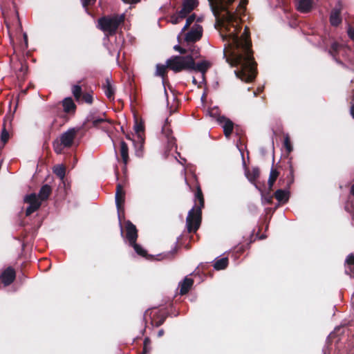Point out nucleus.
I'll return each mask as SVG.
<instances>
[{"label":"nucleus","instance_id":"1","mask_svg":"<svg viewBox=\"0 0 354 354\" xmlns=\"http://www.w3.org/2000/svg\"><path fill=\"white\" fill-rule=\"evenodd\" d=\"M217 24L224 28L221 35L223 40L228 41L229 55L224 51L226 62L231 66H240L235 71L236 76L242 81L252 82L257 74V64L252 49L250 29L245 26L241 37V30L239 12L244 11L248 0H208Z\"/></svg>","mask_w":354,"mask_h":354},{"label":"nucleus","instance_id":"2","mask_svg":"<svg viewBox=\"0 0 354 354\" xmlns=\"http://www.w3.org/2000/svg\"><path fill=\"white\" fill-rule=\"evenodd\" d=\"M50 110L55 117L52 125L59 122V125L62 127L75 115L77 105L71 97H67L59 103L52 106Z\"/></svg>","mask_w":354,"mask_h":354},{"label":"nucleus","instance_id":"3","mask_svg":"<svg viewBox=\"0 0 354 354\" xmlns=\"http://www.w3.org/2000/svg\"><path fill=\"white\" fill-rule=\"evenodd\" d=\"M125 16L114 15L113 16H104L98 19L97 27L102 30L107 37L116 34L118 27L124 23Z\"/></svg>","mask_w":354,"mask_h":354},{"label":"nucleus","instance_id":"4","mask_svg":"<svg viewBox=\"0 0 354 354\" xmlns=\"http://www.w3.org/2000/svg\"><path fill=\"white\" fill-rule=\"evenodd\" d=\"M166 64L169 69L175 73L190 71L194 65V58L192 55H174L168 59Z\"/></svg>","mask_w":354,"mask_h":354},{"label":"nucleus","instance_id":"5","mask_svg":"<svg viewBox=\"0 0 354 354\" xmlns=\"http://www.w3.org/2000/svg\"><path fill=\"white\" fill-rule=\"evenodd\" d=\"M202 221V211L192 208L187 214L186 226L189 233H195L201 226Z\"/></svg>","mask_w":354,"mask_h":354},{"label":"nucleus","instance_id":"6","mask_svg":"<svg viewBox=\"0 0 354 354\" xmlns=\"http://www.w3.org/2000/svg\"><path fill=\"white\" fill-rule=\"evenodd\" d=\"M125 200V192L123 189V187L121 184H118L116 186V192H115V203L118 209V218L120 223L121 227V235L123 236L124 231L123 227L121 225V221L122 219H124V203Z\"/></svg>","mask_w":354,"mask_h":354},{"label":"nucleus","instance_id":"7","mask_svg":"<svg viewBox=\"0 0 354 354\" xmlns=\"http://www.w3.org/2000/svg\"><path fill=\"white\" fill-rule=\"evenodd\" d=\"M125 239L129 243H134L138 237L136 226L129 220L124 222Z\"/></svg>","mask_w":354,"mask_h":354},{"label":"nucleus","instance_id":"8","mask_svg":"<svg viewBox=\"0 0 354 354\" xmlns=\"http://www.w3.org/2000/svg\"><path fill=\"white\" fill-rule=\"evenodd\" d=\"M24 201L29 204V206L26 210V216H30L33 212L37 211L41 205V201L38 199L35 194H30L26 196Z\"/></svg>","mask_w":354,"mask_h":354},{"label":"nucleus","instance_id":"9","mask_svg":"<svg viewBox=\"0 0 354 354\" xmlns=\"http://www.w3.org/2000/svg\"><path fill=\"white\" fill-rule=\"evenodd\" d=\"M217 122L223 128L225 136L229 138L234 128V122L230 118L224 115H219L217 118Z\"/></svg>","mask_w":354,"mask_h":354},{"label":"nucleus","instance_id":"10","mask_svg":"<svg viewBox=\"0 0 354 354\" xmlns=\"http://www.w3.org/2000/svg\"><path fill=\"white\" fill-rule=\"evenodd\" d=\"M342 10V3L340 1H339L337 4L335 5V7L332 9L329 21L331 24V26L334 27H337L339 24H342V19L341 17V13Z\"/></svg>","mask_w":354,"mask_h":354},{"label":"nucleus","instance_id":"11","mask_svg":"<svg viewBox=\"0 0 354 354\" xmlns=\"http://www.w3.org/2000/svg\"><path fill=\"white\" fill-rule=\"evenodd\" d=\"M195 180L196 182V192L194 194V201H195V205L192 207L196 209H201L202 211V209L205 207V200L203 194L201 187V185L198 182V180L196 179V176H194Z\"/></svg>","mask_w":354,"mask_h":354},{"label":"nucleus","instance_id":"12","mask_svg":"<svg viewBox=\"0 0 354 354\" xmlns=\"http://www.w3.org/2000/svg\"><path fill=\"white\" fill-rule=\"evenodd\" d=\"M77 133V130L72 128L61 135L59 140L64 144V147L69 148L72 146Z\"/></svg>","mask_w":354,"mask_h":354},{"label":"nucleus","instance_id":"13","mask_svg":"<svg viewBox=\"0 0 354 354\" xmlns=\"http://www.w3.org/2000/svg\"><path fill=\"white\" fill-rule=\"evenodd\" d=\"M15 277L16 272L15 269L12 267H8L6 269H5L0 276L1 282L5 286L10 285L15 281Z\"/></svg>","mask_w":354,"mask_h":354},{"label":"nucleus","instance_id":"14","mask_svg":"<svg viewBox=\"0 0 354 354\" xmlns=\"http://www.w3.org/2000/svg\"><path fill=\"white\" fill-rule=\"evenodd\" d=\"M202 34V27L198 26L196 28H192L185 35V41L187 43L196 42L201 39Z\"/></svg>","mask_w":354,"mask_h":354},{"label":"nucleus","instance_id":"15","mask_svg":"<svg viewBox=\"0 0 354 354\" xmlns=\"http://www.w3.org/2000/svg\"><path fill=\"white\" fill-rule=\"evenodd\" d=\"M197 5L198 1L196 0H185L183 3L182 8L179 10L180 17H187Z\"/></svg>","mask_w":354,"mask_h":354},{"label":"nucleus","instance_id":"16","mask_svg":"<svg viewBox=\"0 0 354 354\" xmlns=\"http://www.w3.org/2000/svg\"><path fill=\"white\" fill-rule=\"evenodd\" d=\"M168 315L167 312L159 310L153 315L151 324L156 327L161 326L166 320Z\"/></svg>","mask_w":354,"mask_h":354},{"label":"nucleus","instance_id":"17","mask_svg":"<svg viewBox=\"0 0 354 354\" xmlns=\"http://www.w3.org/2000/svg\"><path fill=\"white\" fill-rule=\"evenodd\" d=\"M342 46L337 41H334L331 44L330 48L328 50V54L333 58V59L338 64H342V61L338 57V55Z\"/></svg>","mask_w":354,"mask_h":354},{"label":"nucleus","instance_id":"18","mask_svg":"<svg viewBox=\"0 0 354 354\" xmlns=\"http://www.w3.org/2000/svg\"><path fill=\"white\" fill-rule=\"evenodd\" d=\"M313 3V0H298L297 9L301 13H308L312 10Z\"/></svg>","mask_w":354,"mask_h":354},{"label":"nucleus","instance_id":"19","mask_svg":"<svg viewBox=\"0 0 354 354\" xmlns=\"http://www.w3.org/2000/svg\"><path fill=\"white\" fill-rule=\"evenodd\" d=\"M245 174L250 183L255 184V181L260 176V169L258 167H253L252 170H250L249 168L245 166Z\"/></svg>","mask_w":354,"mask_h":354},{"label":"nucleus","instance_id":"20","mask_svg":"<svg viewBox=\"0 0 354 354\" xmlns=\"http://www.w3.org/2000/svg\"><path fill=\"white\" fill-rule=\"evenodd\" d=\"M120 155L121 157V160L124 164V167H126L129 162V156L128 145L124 140L120 142Z\"/></svg>","mask_w":354,"mask_h":354},{"label":"nucleus","instance_id":"21","mask_svg":"<svg viewBox=\"0 0 354 354\" xmlns=\"http://www.w3.org/2000/svg\"><path fill=\"white\" fill-rule=\"evenodd\" d=\"M274 196L279 202L286 203L288 201L290 197L289 189L286 186V189H277L274 192Z\"/></svg>","mask_w":354,"mask_h":354},{"label":"nucleus","instance_id":"22","mask_svg":"<svg viewBox=\"0 0 354 354\" xmlns=\"http://www.w3.org/2000/svg\"><path fill=\"white\" fill-rule=\"evenodd\" d=\"M162 133L167 140L168 147L170 148L174 147L176 145V138L172 136V130L169 126L165 124L162 127Z\"/></svg>","mask_w":354,"mask_h":354},{"label":"nucleus","instance_id":"23","mask_svg":"<svg viewBox=\"0 0 354 354\" xmlns=\"http://www.w3.org/2000/svg\"><path fill=\"white\" fill-rule=\"evenodd\" d=\"M194 284V280L192 278L186 277L183 281L179 283L180 294L181 295L188 293Z\"/></svg>","mask_w":354,"mask_h":354},{"label":"nucleus","instance_id":"24","mask_svg":"<svg viewBox=\"0 0 354 354\" xmlns=\"http://www.w3.org/2000/svg\"><path fill=\"white\" fill-rule=\"evenodd\" d=\"M133 144L136 149V156L138 158L142 157L144 154L145 137L139 136L136 140H133Z\"/></svg>","mask_w":354,"mask_h":354},{"label":"nucleus","instance_id":"25","mask_svg":"<svg viewBox=\"0 0 354 354\" xmlns=\"http://www.w3.org/2000/svg\"><path fill=\"white\" fill-rule=\"evenodd\" d=\"M52 193V188L50 185L46 184L44 185L39 189L38 195L37 196L38 199L41 201H46L48 198L49 196Z\"/></svg>","mask_w":354,"mask_h":354},{"label":"nucleus","instance_id":"26","mask_svg":"<svg viewBox=\"0 0 354 354\" xmlns=\"http://www.w3.org/2000/svg\"><path fill=\"white\" fill-rule=\"evenodd\" d=\"M102 88L107 98H109V100L114 99L115 90L112 86L109 77L106 78L105 83L103 84Z\"/></svg>","mask_w":354,"mask_h":354},{"label":"nucleus","instance_id":"27","mask_svg":"<svg viewBox=\"0 0 354 354\" xmlns=\"http://www.w3.org/2000/svg\"><path fill=\"white\" fill-rule=\"evenodd\" d=\"M210 67V64L207 61H202L196 64L194 62V65L193 66V68H190V71H195L198 72H201L203 74H205L207 71Z\"/></svg>","mask_w":354,"mask_h":354},{"label":"nucleus","instance_id":"28","mask_svg":"<svg viewBox=\"0 0 354 354\" xmlns=\"http://www.w3.org/2000/svg\"><path fill=\"white\" fill-rule=\"evenodd\" d=\"M279 176V172L277 170V169L272 167L268 178V191L269 192L272 190L275 181L277 180V178Z\"/></svg>","mask_w":354,"mask_h":354},{"label":"nucleus","instance_id":"29","mask_svg":"<svg viewBox=\"0 0 354 354\" xmlns=\"http://www.w3.org/2000/svg\"><path fill=\"white\" fill-rule=\"evenodd\" d=\"M107 120L106 119L101 118H96L93 115L91 114L87 116L84 124H86L87 123L91 122V123H92V127H98L100 126V124H101L102 123L105 122Z\"/></svg>","mask_w":354,"mask_h":354},{"label":"nucleus","instance_id":"30","mask_svg":"<svg viewBox=\"0 0 354 354\" xmlns=\"http://www.w3.org/2000/svg\"><path fill=\"white\" fill-rule=\"evenodd\" d=\"M289 164V174L286 176V187L288 189L290 188V186L293 184L295 181V176H294V169L292 165L291 162V158L288 160Z\"/></svg>","mask_w":354,"mask_h":354},{"label":"nucleus","instance_id":"31","mask_svg":"<svg viewBox=\"0 0 354 354\" xmlns=\"http://www.w3.org/2000/svg\"><path fill=\"white\" fill-rule=\"evenodd\" d=\"M53 173L61 180H63L66 175V167L63 165H57L53 167Z\"/></svg>","mask_w":354,"mask_h":354},{"label":"nucleus","instance_id":"32","mask_svg":"<svg viewBox=\"0 0 354 354\" xmlns=\"http://www.w3.org/2000/svg\"><path fill=\"white\" fill-rule=\"evenodd\" d=\"M228 261H229L227 257L221 258L214 263V268L216 270L225 269L228 266Z\"/></svg>","mask_w":354,"mask_h":354},{"label":"nucleus","instance_id":"33","mask_svg":"<svg viewBox=\"0 0 354 354\" xmlns=\"http://www.w3.org/2000/svg\"><path fill=\"white\" fill-rule=\"evenodd\" d=\"M71 91L75 100L80 102L83 93L82 86L80 84H75L72 86Z\"/></svg>","mask_w":354,"mask_h":354},{"label":"nucleus","instance_id":"34","mask_svg":"<svg viewBox=\"0 0 354 354\" xmlns=\"http://www.w3.org/2000/svg\"><path fill=\"white\" fill-rule=\"evenodd\" d=\"M167 68H169L167 67V65H163V64H157L156 75L157 76L161 77L163 80H165L167 77Z\"/></svg>","mask_w":354,"mask_h":354},{"label":"nucleus","instance_id":"35","mask_svg":"<svg viewBox=\"0 0 354 354\" xmlns=\"http://www.w3.org/2000/svg\"><path fill=\"white\" fill-rule=\"evenodd\" d=\"M152 350L151 341L149 337H147L144 339L143 348L142 354H149Z\"/></svg>","mask_w":354,"mask_h":354},{"label":"nucleus","instance_id":"36","mask_svg":"<svg viewBox=\"0 0 354 354\" xmlns=\"http://www.w3.org/2000/svg\"><path fill=\"white\" fill-rule=\"evenodd\" d=\"M129 245L133 248L136 252L141 256V257H146L147 253V251L143 249L141 245H138L136 242H134V243H129Z\"/></svg>","mask_w":354,"mask_h":354},{"label":"nucleus","instance_id":"37","mask_svg":"<svg viewBox=\"0 0 354 354\" xmlns=\"http://www.w3.org/2000/svg\"><path fill=\"white\" fill-rule=\"evenodd\" d=\"M53 149L57 154H60L62 153L63 149L65 147H64V144L62 143L60 140H56L53 143Z\"/></svg>","mask_w":354,"mask_h":354},{"label":"nucleus","instance_id":"38","mask_svg":"<svg viewBox=\"0 0 354 354\" xmlns=\"http://www.w3.org/2000/svg\"><path fill=\"white\" fill-rule=\"evenodd\" d=\"M283 147H285L288 153H290L293 150V147L290 142V138L288 134H286L284 137Z\"/></svg>","mask_w":354,"mask_h":354},{"label":"nucleus","instance_id":"39","mask_svg":"<svg viewBox=\"0 0 354 354\" xmlns=\"http://www.w3.org/2000/svg\"><path fill=\"white\" fill-rule=\"evenodd\" d=\"M88 104H91L93 102V97L91 93H82L81 100Z\"/></svg>","mask_w":354,"mask_h":354},{"label":"nucleus","instance_id":"40","mask_svg":"<svg viewBox=\"0 0 354 354\" xmlns=\"http://www.w3.org/2000/svg\"><path fill=\"white\" fill-rule=\"evenodd\" d=\"M195 19H196L195 14H192L190 16H189L186 20V24L184 26V27L183 28L182 31L184 32L186 30H187L189 28V27L190 26V25L194 21Z\"/></svg>","mask_w":354,"mask_h":354},{"label":"nucleus","instance_id":"41","mask_svg":"<svg viewBox=\"0 0 354 354\" xmlns=\"http://www.w3.org/2000/svg\"><path fill=\"white\" fill-rule=\"evenodd\" d=\"M144 125L142 123L136 124L135 126V131L136 132V137L139 138L140 136H144Z\"/></svg>","mask_w":354,"mask_h":354},{"label":"nucleus","instance_id":"42","mask_svg":"<svg viewBox=\"0 0 354 354\" xmlns=\"http://www.w3.org/2000/svg\"><path fill=\"white\" fill-rule=\"evenodd\" d=\"M185 17H180V15L179 14V11L176 15H173L171 17V21L173 24H178L182 19H183Z\"/></svg>","mask_w":354,"mask_h":354},{"label":"nucleus","instance_id":"43","mask_svg":"<svg viewBox=\"0 0 354 354\" xmlns=\"http://www.w3.org/2000/svg\"><path fill=\"white\" fill-rule=\"evenodd\" d=\"M13 8H14V12H15V17L16 20L17 21V24L19 26V28H22L21 23L20 21L19 16V12L16 6V3L15 2H12Z\"/></svg>","mask_w":354,"mask_h":354},{"label":"nucleus","instance_id":"44","mask_svg":"<svg viewBox=\"0 0 354 354\" xmlns=\"http://www.w3.org/2000/svg\"><path fill=\"white\" fill-rule=\"evenodd\" d=\"M9 139V133L5 128L1 130V140L3 143L8 142Z\"/></svg>","mask_w":354,"mask_h":354},{"label":"nucleus","instance_id":"45","mask_svg":"<svg viewBox=\"0 0 354 354\" xmlns=\"http://www.w3.org/2000/svg\"><path fill=\"white\" fill-rule=\"evenodd\" d=\"M97 0H81L82 6L87 9L88 6H92L96 3Z\"/></svg>","mask_w":354,"mask_h":354},{"label":"nucleus","instance_id":"46","mask_svg":"<svg viewBox=\"0 0 354 354\" xmlns=\"http://www.w3.org/2000/svg\"><path fill=\"white\" fill-rule=\"evenodd\" d=\"M24 44H21V49L24 51L28 47V35L26 32L23 34Z\"/></svg>","mask_w":354,"mask_h":354},{"label":"nucleus","instance_id":"47","mask_svg":"<svg viewBox=\"0 0 354 354\" xmlns=\"http://www.w3.org/2000/svg\"><path fill=\"white\" fill-rule=\"evenodd\" d=\"M346 263L350 266H353L354 269V255L353 254H350L347 256Z\"/></svg>","mask_w":354,"mask_h":354},{"label":"nucleus","instance_id":"48","mask_svg":"<svg viewBox=\"0 0 354 354\" xmlns=\"http://www.w3.org/2000/svg\"><path fill=\"white\" fill-rule=\"evenodd\" d=\"M174 49L176 51L179 52V53H180V54H182V55H185V54H186V53L188 52V50H186L185 48H183V47L180 46L179 45H176V46H174Z\"/></svg>","mask_w":354,"mask_h":354},{"label":"nucleus","instance_id":"49","mask_svg":"<svg viewBox=\"0 0 354 354\" xmlns=\"http://www.w3.org/2000/svg\"><path fill=\"white\" fill-rule=\"evenodd\" d=\"M272 198L273 196L270 194V193H268L266 195L263 196V200L268 203L271 204L272 203Z\"/></svg>","mask_w":354,"mask_h":354},{"label":"nucleus","instance_id":"50","mask_svg":"<svg viewBox=\"0 0 354 354\" xmlns=\"http://www.w3.org/2000/svg\"><path fill=\"white\" fill-rule=\"evenodd\" d=\"M190 51H191V54H189V55H192L193 58H194V57H198V55L199 54V51H198V50L195 49V46H194L193 48H190Z\"/></svg>","mask_w":354,"mask_h":354},{"label":"nucleus","instance_id":"51","mask_svg":"<svg viewBox=\"0 0 354 354\" xmlns=\"http://www.w3.org/2000/svg\"><path fill=\"white\" fill-rule=\"evenodd\" d=\"M348 35L354 41V29L353 28H350L348 30Z\"/></svg>","mask_w":354,"mask_h":354},{"label":"nucleus","instance_id":"52","mask_svg":"<svg viewBox=\"0 0 354 354\" xmlns=\"http://www.w3.org/2000/svg\"><path fill=\"white\" fill-rule=\"evenodd\" d=\"M3 14L4 18H5L6 26L8 29H10V23L8 21V19L7 17L5 15V13L3 12Z\"/></svg>","mask_w":354,"mask_h":354},{"label":"nucleus","instance_id":"53","mask_svg":"<svg viewBox=\"0 0 354 354\" xmlns=\"http://www.w3.org/2000/svg\"><path fill=\"white\" fill-rule=\"evenodd\" d=\"M122 1L126 3L132 4V3H136L139 2L140 0H122Z\"/></svg>","mask_w":354,"mask_h":354},{"label":"nucleus","instance_id":"54","mask_svg":"<svg viewBox=\"0 0 354 354\" xmlns=\"http://www.w3.org/2000/svg\"><path fill=\"white\" fill-rule=\"evenodd\" d=\"M164 333H165V331L163 329L159 330V331L158 333V337H161L162 336H163Z\"/></svg>","mask_w":354,"mask_h":354},{"label":"nucleus","instance_id":"55","mask_svg":"<svg viewBox=\"0 0 354 354\" xmlns=\"http://www.w3.org/2000/svg\"><path fill=\"white\" fill-rule=\"evenodd\" d=\"M351 114L352 117L354 118V104L351 107Z\"/></svg>","mask_w":354,"mask_h":354},{"label":"nucleus","instance_id":"56","mask_svg":"<svg viewBox=\"0 0 354 354\" xmlns=\"http://www.w3.org/2000/svg\"><path fill=\"white\" fill-rule=\"evenodd\" d=\"M126 138L129 140H131L133 142V140H136L135 139H133L131 137V135L127 133L126 134Z\"/></svg>","mask_w":354,"mask_h":354},{"label":"nucleus","instance_id":"57","mask_svg":"<svg viewBox=\"0 0 354 354\" xmlns=\"http://www.w3.org/2000/svg\"><path fill=\"white\" fill-rule=\"evenodd\" d=\"M351 207L353 209V212H351V215L352 219L354 221V206L351 205Z\"/></svg>","mask_w":354,"mask_h":354},{"label":"nucleus","instance_id":"58","mask_svg":"<svg viewBox=\"0 0 354 354\" xmlns=\"http://www.w3.org/2000/svg\"><path fill=\"white\" fill-rule=\"evenodd\" d=\"M351 194L354 196V184L351 187Z\"/></svg>","mask_w":354,"mask_h":354},{"label":"nucleus","instance_id":"59","mask_svg":"<svg viewBox=\"0 0 354 354\" xmlns=\"http://www.w3.org/2000/svg\"><path fill=\"white\" fill-rule=\"evenodd\" d=\"M346 210L348 212L351 213V212H353V209H351V206L350 207H345Z\"/></svg>","mask_w":354,"mask_h":354},{"label":"nucleus","instance_id":"60","mask_svg":"<svg viewBox=\"0 0 354 354\" xmlns=\"http://www.w3.org/2000/svg\"><path fill=\"white\" fill-rule=\"evenodd\" d=\"M192 83L195 85L197 84V80H196V78L194 77H193V79H192Z\"/></svg>","mask_w":354,"mask_h":354},{"label":"nucleus","instance_id":"61","mask_svg":"<svg viewBox=\"0 0 354 354\" xmlns=\"http://www.w3.org/2000/svg\"><path fill=\"white\" fill-rule=\"evenodd\" d=\"M115 173H116V175L118 176V169L117 167L115 168Z\"/></svg>","mask_w":354,"mask_h":354},{"label":"nucleus","instance_id":"62","mask_svg":"<svg viewBox=\"0 0 354 354\" xmlns=\"http://www.w3.org/2000/svg\"><path fill=\"white\" fill-rule=\"evenodd\" d=\"M148 313H149V310L145 312V316H146L148 314Z\"/></svg>","mask_w":354,"mask_h":354},{"label":"nucleus","instance_id":"63","mask_svg":"<svg viewBox=\"0 0 354 354\" xmlns=\"http://www.w3.org/2000/svg\"><path fill=\"white\" fill-rule=\"evenodd\" d=\"M185 181L186 184L188 185V183H187V180L186 178H185Z\"/></svg>","mask_w":354,"mask_h":354},{"label":"nucleus","instance_id":"64","mask_svg":"<svg viewBox=\"0 0 354 354\" xmlns=\"http://www.w3.org/2000/svg\"><path fill=\"white\" fill-rule=\"evenodd\" d=\"M187 185H188V187H189V189H192V187H190V185L188 184Z\"/></svg>","mask_w":354,"mask_h":354}]
</instances>
